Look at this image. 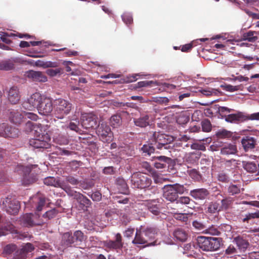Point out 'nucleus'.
<instances>
[{
    "mask_svg": "<svg viewBox=\"0 0 259 259\" xmlns=\"http://www.w3.org/2000/svg\"><path fill=\"white\" fill-rule=\"evenodd\" d=\"M148 210L155 215L160 213V205L158 201L154 199L148 201L146 204Z\"/></svg>",
    "mask_w": 259,
    "mask_h": 259,
    "instance_id": "29",
    "label": "nucleus"
},
{
    "mask_svg": "<svg viewBox=\"0 0 259 259\" xmlns=\"http://www.w3.org/2000/svg\"><path fill=\"white\" fill-rule=\"evenodd\" d=\"M242 165L244 169L250 173L257 172L258 168V164L256 163L255 162L243 161Z\"/></svg>",
    "mask_w": 259,
    "mask_h": 259,
    "instance_id": "36",
    "label": "nucleus"
},
{
    "mask_svg": "<svg viewBox=\"0 0 259 259\" xmlns=\"http://www.w3.org/2000/svg\"><path fill=\"white\" fill-rule=\"evenodd\" d=\"M122 236L120 233H117L114 240H107L104 242L105 246L109 249H121L123 246Z\"/></svg>",
    "mask_w": 259,
    "mask_h": 259,
    "instance_id": "21",
    "label": "nucleus"
},
{
    "mask_svg": "<svg viewBox=\"0 0 259 259\" xmlns=\"http://www.w3.org/2000/svg\"><path fill=\"white\" fill-rule=\"evenodd\" d=\"M189 195L196 200H203L209 196V192L206 188H197L191 190Z\"/></svg>",
    "mask_w": 259,
    "mask_h": 259,
    "instance_id": "20",
    "label": "nucleus"
},
{
    "mask_svg": "<svg viewBox=\"0 0 259 259\" xmlns=\"http://www.w3.org/2000/svg\"><path fill=\"white\" fill-rule=\"evenodd\" d=\"M116 185L120 193L124 194H128L129 189L125 181L122 178H118L116 180Z\"/></svg>",
    "mask_w": 259,
    "mask_h": 259,
    "instance_id": "34",
    "label": "nucleus"
},
{
    "mask_svg": "<svg viewBox=\"0 0 259 259\" xmlns=\"http://www.w3.org/2000/svg\"><path fill=\"white\" fill-rule=\"evenodd\" d=\"M240 188L236 185H231L228 188V192L233 195L239 193Z\"/></svg>",
    "mask_w": 259,
    "mask_h": 259,
    "instance_id": "55",
    "label": "nucleus"
},
{
    "mask_svg": "<svg viewBox=\"0 0 259 259\" xmlns=\"http://www.w3.org/2000/svg\"><path fill=\"white\" fill-rule=\"evenodd\" d=\"M17 247L14 244H8L6 245L4 249V252L6 254H11L16 250Z\"/></svg>",
    "mask_w": 259,
    "mask_h": 259,
    "instance_id": "56",
    "label": "nucleus"
},
{
    "mask_svg": "<svg viewBox=\"0 0 259 259\" xmlns=\"http://www.w3.org/2000/svg\"><path fill=\"white\" fill-rule=\"evenodd\" d=\"M8 99L12 104L18 103L20 99V92L17 87L13 86L10 88L8 92Z\"/></svg>",
    "mask_w": 259,
    "mask_h": 259,
    "instance_id": "24",
    "label": "nucleus"
},
{
    "mask_svg": "<svg viewBox=\"0 0 259 259\" xmlns=\"http://www.w3.org/2000/svg\"><path fill=\"white\" fill-rule=\"evenodd\" d=\"M51 139L48 136L39 137V138L31 139L29 141V144L34 148H45L50 147Z\"/></svg>",
    "mask_w": 259,
    "mask_h": 259,
    "instance_id": "15",
    "label": "nucleus"
},
{
    "mask_svg": "<svg viewBox=\"0 0 259 259\" xmlns=\"http://www.w3.org/2000/svg\"><path fill=\"white\" fill-rule=\"evenodd\" d=\"M84 239L83 233L79 230L75 231L73 235L71 232H68L63 234L62 236V243L65 246H68L75 242H82Z\"/></svg>",
    "mask_w": 259,
    "mask_h": 259,
    "instance_id": "6",
    "label": "nucleus"
},
{
    "mask_svg": "<svg viewBox=\"0 0 259 259\" xmlns=\"http://www.w3.org/2000/svg\"><path fill=\"white\" fill-rule=\"evenodd\" d=\"M54 141L60 145H67L69 143L67 137L65 136L59 135L54 137Z\"/></svg>",
    "mask_w": 259,
    "mask_h": 259,
    "instance_id": "48",
    "label": "nucleus"
},
{
    "mask_svg": "<svg viewBox=\"0 0 259 259\" xmlns=\"http://www.w3.org/2000/svg\"><path fill=\"white\" fill-rule=\"evenodd\" d=\"M131 181L134 188L141 189L148 188L152 184L150 177L141 172L133 174L131 177Z\"/></svg>",
    "mask_w": 259,
    "mask_h": 259,
    "instance_id": "4",
    "label": "nucleus"
},
{
    "mask_svg": "<svg viewBox=\"0 0 259 259\" xmlns=\"http://www.w3.org/2000/svg\"><path fill=\"white\" fill-rule=\"evenodd\" d=\"M26 254L23 250L20 249L16 251L14 256V259H26Z\"/></svg>",
    "mask_w": 259,
    "mask_h": 259,
    "instance_id": "63",
    "label": "nucleus"
},
{
    "mask_svg": "<svg viewBox=\"0 0 259 259\" xmlns=\"http://www.w3.org/2000/svg\"><path fill=\"white\" fill-rule=\"evenodd\" d=\"M174 236L177 239L182 242L185 241L188 237L186 232L182 229L178 228L174 232Z\"/></svg>",
    "mask_w": 259,
    "mask_h": 259,
    "instance_id": "38",
    "label": "nucleus"
},
{
    "mask_svg": "<svg viewBox=\"0 0 259 259\" xmlns=\"http://www.w3.org/2000/svg\"><path fill=\"white\" fill-rule=\"evenodd\" d=\"M39 217L38 214L26 213L22 218V223L26 227L40 225L42 223L36 220Z\"/></svg>",
    "mask_w": 259,
    "mask_h": 259,
    "instance_id": "17",
    "label": "nucleus"
},
{
    "mask_svg": "<svg viewBox=\"0 0 259 259\" xmlns=\"http://www.w3.org/2000/svg\"><path fill=\"white\" fill-rule=\"evenodd\" d=\"M142 230V232L145 236L149 242L152 241H156L154 240L156 237L159 233V230L157 228L153 226H141L140 227Z\"/></svg>",
    "mask_w": 259,
    "mask_h": 259,
    "instance_id": "16",
    "label": "nucleus"
},
{
    "mask_svg": "<svg viewBox=\"0 0 259 259\" xmlns=\"http://www.w3.org/2000/svg\"><path fill=\"white\" fill-rule=\"evenodd\" d=\"M2 208L10 214L15 215L17 214L20 207L19 202L12 198H6L1 204Z\"/></svg>",
    "mask_w": 259,
    "mask_h": 259,
    "instance_id": "8",
    "label": "nucleus"
},
{
    "mask_svg": "<svg viewBox=\"0 0 259 259\" xmlns=\"http://www.w3.org/2000/svg\"><path fill=\"white\" fill-rule=\"evenodd\" d=\"M150 141L155 147L160 150L172 149L170 144L174 141V138L167 135L155 132L150 136Z\"/></svg>",
    "mask_w": 259,
    "mask_h": 259,
    "instance_id": "1",
    "label": "nucleus"
},
{
    "mask_svg": "<svg viewBox=\"0 0 259 259\" xmlns=\"http://www.w3.org/2000/svg\"><path fill=\"white\" fill-rule=\"evenodd\" d=\"M15 231V227L12 224H7L4 227L0 228V236L6 235L9 232L12 233Z\"/></svg>",
    "mask_w": 259,
    "mask_h": 259,
    "instance_id": "46",
    "label": "nucleus"
},
{
    "mask_svg": "<svg viewBox=\"0 0 259 259\" xmlns=\"http://www.w3.org/2000/svg\"><path fill=\"white\" fill-rule=\"evenodd\" d=\"M223 88L226 91L233 92L239 90L240 89V86H233L231 84H226L223 86Z\"/></svg>",
    "mask_w": 259,
    "mask_h": 259,
    "instance_id": "60",
    "label": "nucleus"
},
{
    "mask_svg": "<svg viewBox=\"0 0 259 259\" xmlns=\"http://www.w3.org/2000/svg\"><path fill=\"white\" fill-rule=\"evenodd\" d=\"M230 231L231 226L227 224H222L219 227L212 225L206 230V232L211 235L219 236L221 234V231H224V229Z\"/></svg>",
    "mask_w": 259,
    "mask_h": 259,
    "instance_id": "27",
    "label": "nucleus"
},
{
    "mask_svg": "<svg viewBox=\"0 0 259 259\" xmlns=\"http://www.w3.org/2000/svg\"><path fill=\"white\" fill-rule=\"evenodd\" d=\"M135 124L141 127H145L149 125V116L148 115L140 116L134 119Z\"/></svg>",
    "mask_w": 259,
    "mask_h": 259,
    "instance_id": "35",
    "label": "nucleus"
},
{
    "mask_svg": "<svg viewBox=\"0 0 259 259\" xmlns=\"http://www.w3.org/2000/svg\"><path fill=\"white\" fill-rule=\"evenodd\" d=\"M154 159L155 160L154 165L158 169L165 168L166 165L170 164L172 161L171 158L165 156H155Z\"/></svg>",
    "mask_w": 259,
    "mask_h": 259,
    "instance_id": "22",
    "label": "nucleus"
},
{
    "mask_svg": "<svg viewBox=\"0 0 259 259\" xmlns=\"http://www.w3.org/2000/svg\"><path fill=\"white\" fill-rule=\"evenodd\" d=\"M153 144H152L151 143L148 144H145L141 148V150L143 153L147 154V155H150L151 153L154 152L155 147Z\"/></svg>",
    "mask_w": 259,
    "mask_h": 259,
    "instance_id": "51",
    "label": "nucleus"
},
{
    "mask_svg": "<svg viewBox=\"0 0 259 259\" xmlns=\"http://www.w3.org/2000/svg\"><path fill=\"white\" fill-rule=\"evenodd\" d=\"M121 123V118L118 114L112 115L110 119V125L114 128L119 126Z\"/></svg>",
    "mask_w": 259,
    "mask_h": 259,
    "instance_id": "41",
    "label": "nucleus"
},
{
    "mask_svg": "<svg viewBox=\"0 0 259 259\" xmlns=\"http://www.w3.org/2000/svg\"><path fill=\"white\" fill-rule=\"evenodd\" d=\"M34 249L33 245L30 243H27L21 249L25 253L31 252Z\"/></svg>",
    "mask_w": 259,
    "mask_h": 259,
    "instance_id": "61",
    "label": "nucleus"
},
{
    "mask_svg": "<svg viewBox=\"0 0 259 259\" xmlns=\"http://www.w3.org/2000/svg\"><path fill=\"white\" fill-rule=\"evenodd\" d=\"M204 210L208 214H218L221 211L220 204L217 201H211L205 205Z\"/></svg>",
    "mask_w": 259,
    "mask_h": 259,
    "instance_id": "30",
    "label": "nucleus"
},
{
    "mask_svg": "<svg viewBox=\"0 0 259 259\" xmlns=\"http://www.w3.org/2000/svg\"><path fill=\"white\" fill-rule=\"evenodd\" d=\"M200 158V155L194 152L186 154L184 158V161L188 164L196 163Z\"/></svg>",
    "mask_w": 259,
    "mask_h": 259,
    "instance_id": "37",
    "label": "nucleus"
},
{
    "mask_svg": "<svg viewBox=\"0 0 259 259\" xmlns=\"http://www.w3.org/2000/svg\"><path fill=\"white\" fill-rule=\"evenodd\" d=\"M79 123L78 120H75V121H71L67 127L70 130L77 132L79 129L78 127Z\"/></svg>",
    "mask_w": 259,
    "mask_h": 259,
    "instance_id": "54",
    "label": "nucleus"
},
{
    "mask_svg": "<svg viewBox=\"0 0 259 259\" xmlns=\"http://www.w3.org/2000/svg\"><path fill=\"white\" fill-rule=\"evenodd\" d=\"M43 99L44 97L40 93H35L28 99L27 101L23 103L22 107L24 109L29 110H32L35 107L37 109Z\"/></svg>",
    "mask_w": 259,
    "mask_h": 259,
    "instance_id": "10",
    "label": "nucleus"
},
{
    "mask_svg": "<svg viewBox=\"0 0 259 259\" xmlns=\"http://www.w3.org/2000/svg\"><path fill=\"white\" fill-rule=\"evenodd\" d=\"M189 176L194 181L199 182L202 180V176L196 169H191L188 170Z\"/></svg>",
    "mask_w": 259,
    "mask_h": 259,
    "instance_id": "42",
    "label": "nucleus"
},
{
    "mask_svg": "<svg viewBox=\"0 0 259 259\" xmlns=\"http://www.w3.org/2000/svg\"><path fill=\"white\" fill-rule=\"evenodd\" d=\"M46 204V198L41 194L37 193L31 197L28 203L31 208L35 211V214H38L41 211Z\"/></svg>",
    "mask_w": 259,
    "mask_h": 259,
    "instance_id": "7",
    "label": "nucleus"
},
{
    "mask_svg": "<svg viewBox=\"0 0 259 259\" xmlns=\"http://www.w3.org/2000/svg\"><path fill=\"white\" fill-rule=\"evenodd\" d=\"M237 253V249L232 244H230L225 250V254L228 255H231Z\"/></svg>",
    "mask_w": 259,
    "mask_h": 259,
    "instance_id": "58",
    "label": "nucleus"
},
{
    "mask_svg": "<svg viewBox=\"0 0 259 259\" xmlns=\"http://www.w3.org/2000/svg\"><path fill=\"white\" fill-rule=\"evenodd\" d=\"M209 245L208 251H216L220 249L222 244V239L221 238L209 237Z\"/></svg>",
    "mask_w": 259,
    "mask_h": 259,
    "instance_id": "32",
    "label": "nucleus"
},
{
    "mask_svg": "<svg viewBox=\"0 0 259 259\" xmlns=\"http://www.w3.org/2000/svg\"><path fill=\"white\" fill-rule=\"evenodd\" d=\"M202 131L206 133L210 132L212 129V125L208 119H204L201 122Z\"/></svg>",
    "mask_w": 259,
    "mask_h": 259,
    "instance_id": "47",
    "label": "nucleus"
},
{
    "mask_svg": "<svg viewBox=\"0 0 259 259\" xmlns=\"http://www.w3.org/2000/svg\"><path fill=\"white\" fill-rule=\"evenodd\" d=\"M23 114L24 119L28 118L32 120L36 121L38 118V116L36 114L32 112H26L23 111Z\"/></svg>",
    "mask_w": 259,
    "mask_h": 259,
    "instance_id": "57",
    "label": "nucleus"
},
{
    "mask_svg": "<svg viewBox=\"0 0 259 259\" xmlns=\"http://www.w3.org/2000/svg\"><path fill=\"white\" fill-rule=\"evenodd\" d=\"M256 138L253 137L246 136L241 140V144L246 152L254 149L256 145Z\"/></svg>",
    "mask_w": 259,
    "mask_h": 259,
    "instance_id": "23",
    "label": "nucleus"
},
{
    "mask_svg": "<svg viewBox=\"0 0 259 259\" xmlns=\"http://www.w3.org/2000/svg\"><path fill=\"white\" fill-rule=\"evenodd\" d=\"M174 218L183 222H187L188 220V214L183 213H174Z\"/></svg>",
    "mask_w": 259,
    "mask_h": 259,
    "instance_id": "53",
    "label": "nucleus"
},
{
    "mask_svg": "<svg viewBox=\"0 0 259 259\" xmlns=\"http://www.w3.org/2000/svg\"><path fill=\"white\" fill-rule=\"evenodd\" d=\"M63 73V69L61 68L57 67L55 69H48L46 71V73L51 76H55L58 74H61Z\"/></svg>",
    "mask_w": 259,
    "mask_h": 259,
    "instance_id": "52",
    "label": "nucleus"
},
{
    "mask_svg": "<svg viewBox=\"0 0 259 259\" xmlns=\"http://www.w3.org/2000/svg\"><path fill=\"white\" fill-rule=\"evenodd\" d=\"M97 134L103 142L110 143L113 140V133L109 126L106 124L102 123L99 125L97 129Z\"/></svg>",
    "mask_w": 259,
    "mask_h": 259,
    "instance_id": "9",
    "label": "nucleus"
},
{
    "mask_svg": "<svg viewBox=\"0 0 259 259\" xmlns=\"http://www.w3.org/2000/svg\"><path fill=\"white\" fill-rule=\"evenodd\" d=\"M81 124L86 129L93 128L97 124L94 118L88 114H82L81 118Z\"/></svg>",
    "mask_w": 259,
    "mask_h": 259,
    "instance_id": "28",
    "label": "nucleus"
},
{
    "mask_svg": "<svg viewBox=\"0 0 259 259\" xmlns=\"http://www.w3.org/2000/svg\"><path fill=\"white\" fill-rule=\"evenodd\" d=\"M19 131L18 128L9 126L5 123L0 125V136L5 138H15L18 136Z\"/></svg>",
    "mask_w": 259,
    "mask_h": 259,
    "instance_id": "13",
    "label": "nucleus"
},
{
    "mask_svg": "<svg viewBox=\"0 0 259 259\" xmlns=\"http://www.w3.org/2000/svg\"><path fill=\"white\" fill-rule=\"evenodd\" d=\"M217 179L219 181L224 183H228L230 181L228 175L224 170L220 171L218 172Z\"/></svg>",
    "mask_w": 259,
    "mask_h": 259,
    "instance_id": "49",
    "label": "nucleus"
},
{
    "mask_svg": "<svg viewBox=\"0 0 259 259\" xmlns=\"http://www.w3.org/2000/svg\"><path fill=\"white\" fill-rule=\"evenodd\" d=\"M23 111L13 110L9 113V118L11 122L15 124H21L24 118Z\"/></svg>",
    "mask_w": 259,
    "mask_h": 259,
    "instance_id": "25",
    "label": "nucleus"
},
{
    "mask_svg": "<svg viewBox=\"0 0 259 259\" xmlns=\"http://www.w3.org/2000/svg\"><path fill=\"white\" fill-rule=\"evenodd\" d=\"M54 108L53 103L51 98L44 97L37 109L38 113L45 116H48L51 114Z\"/></svg>",
    "mask_w": 259,
    "mask_h": 259,
    "instance_id": "12",
    "label": "nucleus"
},
{
    "mask_svg": "<svg viewBox=\"0 0 259 259\" xmlns=\"http://www.w3.org/2000/svg\"><path fill=\"white\" fill-rule=\"evenodd\" d=\"M152 85H157L158 83L156 81L153 80H145V81H141L137 82L135 86V89L141 88L142 87H146L149 86H151Z\"/></svg>",
    "mask_w": 259,
    "mask_h": 259,
    "instance_id": "45",
    "label": "nucleus"
},
{
    "mask_svg": "<svg viewBox=\"0 0 259 259\" xmlns=\"http://www.w3.org/2000/svg\"><path fill=\"white\" fill-rule=\"evenodd\" d=\"M67 193L75 199L82 208H88L91 206L92 202L90 199L79 192L72 190L70 187Z\"/></svg>",
    "mask_w": 259,
    "mask_h": 259,
    "instance_id": "11",
    "label": "nucleus"
},
{
    "mask_svg": "<svg viewBox=\"0 0 259 259\" xmlns=\"http://www.w3.org/2000/svg\"><path fill=\"white\" fill-rule=\"evenodd\" d=\"M233 242L236 244L238 249L241 252L245 251L249 245L248 240L241 236H238L234 237L233 240Z\"/></svg>",
    "mask_w": 259,
    "mask_h": 259,
    "instance_id": "26",
    "label": "nucleus"
},
{
    "mask_svg": "<svg viewBox=\"0 0 259 259\" xmlns=\"http://www.w3.org/2000/svg\"><path fill=\"white\" fill-rule=\"evenodd\" d=\"M259 218V211L255 212L249 213L246 215V217L243 219V222H245L251 219Z\"/></svg>",
    "mask_w": 259,
    "mask_h": 259,
    "instance_id": "59",
    "label": "nucleus"
},
{
    "mask_svg": "<svg viewBox=\"0 0 259 259\" xmlns=\"http://www.w3.org/2000/svg\"><path fill=\"white\" fill-rule=\"evenodd\" d=\"M73 109V105L69 101L59 98L54 101V115L58 119H63L68 115Z\"/></svg>",
    "mask_w": 259,
    "mask_h": 259,
    "instance_id": "2",
    "label": "nucleus"
},
{
    "mask_svg": "<svg viewBox=\"0 0 259 259\" xmlns=\"http://www.w3.org/2000/svg\"><path fill=\"white\" fill-rule=\"evenodd\" d=\"M88 195L91 196L92 200L94 201H99L102 198V194L98 191H96L91 195L88 194Z\"/></svg>",
    "mask_w": 259,
    "mask_h": 259,
    "instance_id": "64",
    "label": "nucleus"
},
{
    "mask_svg": "<svg viewBox=\"0 0 259 259\" xmlns=\"http://www.w3.org/2000/svg\"><path fill=\"white\" fill-rule=\"evenodd\" d=\"M59 212V211L57 209L53 208L44 213L42 217L47 220H49L54 218Z\"/></svg>",
    "mask_w": 259,
    "mask_h": 259,
    "instance_id": "44",
    "label": "nucleus"
},
{
    "mask_svg": "<svg viewBox=\"0 0 259 259\" xmlns=\"http://www.w3.org/2000/svg\"><path fill=\"white\" fill-rule=\"evenodd\" d=\"M122 19L123 21L126 24H131L133 21L132 16L128 14H124L122 15Z\"/></svg>",
    "mask_w": 259,
    "mask_h": 259,
    "instance_id": "62",
    "label": "nucleus"
},
{
    "mask_svg": "<svg viewBox=\"0 0 259 259\" xmlns=\"http://www.w3.org/2000/svg\"><path fill=\"white\" fill-rule=\"evenodd\" d=\"M44 183L47 186L61 188L65 190L66 193L70 188V186L66 184L64 182L61 181L52 177L46 178L44 180Z\"/></svg>",
    "mask_w": 259,
    "mask_h": 259,
    "instance_id": "18",
    "label": "nucleus"
},
{
    "mask_svg": "<svg viewBox=\"0 0 259 259\" xmlns=\"http://www.w3.org/2000/svg\"><path fill=\"white\" fill-rule=\"evenodd\" d=\"M25 76L33 81L45 82L48 80L47 77L40 71L29 70L25 72Z\"/></svg>",
    "mask_w": 259,
    "mask_h": 259,
    "instance_id": "19",
    "label": "nucleus"
},
{
    "mask_svg": "<svg viewBox=\"0 0 259 259\" xmlns=\"http://www.w3.org/2000/svg\"><path fill=\"white\" fill-rule=\"evenodd\" d=\"M14 68V63L10 61H5L0 63V69L4 70H10Z\"/></svg>",
    "mask_w": 259,
    "mask_h": 259,
    "instance_id": "50",
    "label": "nucleus"
},
{
    "mask_svg": "<svg viewBox=\"0 0 259 259\" xmlns=\"http://www.w3.org/2000/svg\"><path fill=\"white\" fill-rule=\"evenodd\" d=\"M163 197L167 201L174 202L178 199V194H183L186 189L184 185L176 183L173 185H166L163 188Z\"/></svg>",
    "mask_w": 259,
    "mask_h": 259,
    "instance_id": "3",
    "label": "nucleus"
},
{
    "mask_svg": "<svg viewBox=\"0 0 259 259\" xmlns=\"http://www.w3.org/2000/svg\"><path fill=\"white\" fill-rule=\"evenodd\" d=\"M232 136V133L226 129L219 130L215 133V136L219 139H228Z\"/></svg>",
    "mask_w": 259,
    "mask_h": 259,
    "instance_id": "40",
    "label": "nucleus"
},
{
    "mask_svg": "<svg viewBox=\"0 0 259 259\" xmlns=\"http://www.w3.org/2000/svg\"><path fill=\"white\" fill-rule=\"evenodd\" d=\"M225 120L229 122H243L244 121L259 120V112L251 114H245L239 112L236 114H231L226 116Z\"/></svg>",
    "mask_w": 259,
    "mask_h": 259,
    "instance_id": "5",
    "label": "nucleus"
},
{
    "mask_svg": "<svg viewBox=\"0 0 259 259\" xmlns=\"http://www.w3.org/2000/svg\"><path fill=\"white\" fill-rule=\"evenodd\" d=\"M256 34L257 33L255 31H249L243 34L244 39L249 42H255L258 38L256 35H254V34Z\"/></svg>",
    "mask_w": 259,
    "mask_h": 259,
    "instance_id": "43",
    "label": "nucleus"
},
{
    "mask_svg": "<svg viewBox=\"0 0 259 259\" xmlns=\"http://www.w3.org/2000/svg\"><path fill=\"white\" fill-rule=\"evenodd\" d=\"M209 237L200 236L197 238V242L198 247L204 251H208L209 245Z\"/></svg>",
    "mask_w": 259,
    "mask_h": 259,
    "instance_id": "33",
    "label": "nucleus"
},
{
    "mask_svg": "<svg viewBox=\"0 0 259 259\" xmlns=\"http://www.w3.org/2000/svg\"><path fill=\"white\" fill-rule=\"evenodd\" d=\"M233 199L231 197H225L221 200V205L220 207L221 210H226L231 206Z\"/></svg>",
    "mask_w": 259,
    "mask_h": 259,
    "instance_id": "39",
    "label": "nucleus"
},
{
    "mask_svg": "<svg viewBox=\"0 0 259 259\" xmlns=\"http://www.w3.org/2000/svg\"><path fill=\"white\" fill-rule=\"evenodd\" d=\"M221 153L222 155H228L235 154L237 152V147L235 145L226 144L220 148Z\"/></svg>",
    "mask_w": 259,
    "mask_h": 259,
    "instance_id": "31",
    "label": "nucleus"
},
{
    "mask_svg": "<svg viewBox=\"0 0 259 259\" xmlns=\"http://www.w3.org/2000/svg\"><path fill=\"white\" fill-rule=\"evenodd\" d=\"M145 237V236L142 233L141 228H137L135 236L132 243L135 245L144 244L145 246H154L156 244V241L149 242L148 239Z\"/></svg>",
    "mask_w": 259,
    "mask_h": 259,
    "instance_id": "14",
    "label": "nucleus"
}]
</instances>
